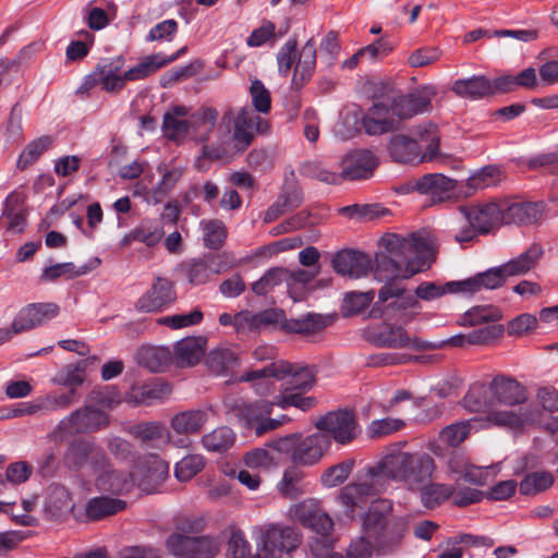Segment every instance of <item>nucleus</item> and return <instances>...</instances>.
<instances>
[{
  "instance_id": "nucleus-45",
  "label": "nucleus",
  "mask_w": 558,
  "mask_h": 558,
  "mask_svg": "<svg viewBox=\"0 0 558 558\" xmlns=\"http://www.w3.org/2000/svg\"><path fill=\"white\" fill-rule=\"evenodd\" d=\"M554 482V475L548 471L530 472L521 480L519 489L524 496H535L551 487Z\"/></svg>"
},
{
  "instance_id": "nucleus-22",
  "label": "nucleus",
  "mask_w": 558,
  "mask_h": 558,
  "mask_svg": "<svg viewBox=\"0 0 558 558\" xmlns=\"http://www.w3.org/2000/svg\"><path fill=\"white\" fill-rule=\"evenodd\" d=\"M332 268L341 276L362 278L373 270L371 257L362 252L344 250L338 252L332 258Z\"/></svg>"
},
{
  "instance_id": "nucleus-16",
  "label": "nucleus",
  "mask_w": 558,
  "mask_h": 558,
  "mask_svg": "<svg viewBox=\"0 0 558 558\" xmlns=\"http://www.w3.org/2000/svg\"><path fill=\"white\" fill-rule=\"evenodd\" d=\"M377 166L378 159L371 150H352L341 160V182L369 179Z\"/></svg>"
},
{
  "instance_id": "nucleus-4",
  "label": "nucleus",
  "mask_w": 558,
  "mask_h": 558,
  "mask_svg": "<svg viewBox=\"0 0 558 558\" xmlns=\"http://www.w3.org/2000/svg\"><path fill=\"white\" fill-rule=\"evenodd\" d=\"M317 369L304 363H290L277 360L262 368L251 369L239 377V381H257L265 378L286 380L284 391H310L316 383Z\"/></svg>"
},
{
  "instance_id": "nucleus-2",
  "label": "nucleus",
  "mask_w": 558,
  "mask_h": 558,
  "mask_svg": "<svg viewBox=\"0 0 558 558\" xmlns=\"http://www.w3.org/2000/svg\"><path fill=\"white\" fill-rule=\"evenodd\" d=\"M415 138L403 134L392 136L389 151L393 160L401 163L433 160L439 149L438 128L433 122H425L412 130Z\"/></svg>"
},
{
  "instance_id": "nucleus-53",
  "label": "nucleus",
  "mask_w": 558,
  "mask_h": 558,
  "mask_svg": "<svg viewBox=\"0 0 558 558\" xmlns=\"http://www.w3.org/2000/svg\"><path fill=\"white\" fill-rule=\"evenodd\" d=\"M453 494V487L446 484L432 483L423 487L421 500L427 509H435Z\"/></svg>"
},
{
  "instance_id": "nucleus-28",
  "label": "nucleus",
  "mask_w": 558,
  "mask_h": 558,
  "mask_svg": "<svg viewBox=\"0 0 558 558\" xmlns=\"http://www.w3.org/2000/svg\"><path fill=\"white\" fill-rule=\"evenodd\" d=\"M430 109V97L424 90L418 89L396 97L391 102V110L399 120L410 119Z\"/></svg>"
},
{
  "instance_id": "nucleus-24",
  "label": "nucleus",
  "mask_w": 558,
  "mask_h": 558,
  "mask_svg": "<svg viewBox=\"0 0 558 558\" xmlns=\"http://www.w3.org/2000/svg\"><path fill=\"white\" fill-rule=\"evenodd\" d=\"M365 474L361 483L347 485L338 496L339 502L345 508V514L349 518L354 517L355 508L359 507L364 496L375 495L381 490L379 483L373 481L368 466L365 468Z\"/></svg>"
},
{
  "instance_id": "nucleus-17",
  "label": "nucleus",
  "mask_w": 558,
  "mask_h": 558,
  "mask_svg": "<svg viewBox=\"0 0 558 558\" xmlns=\"http://www.w3.org/2000/svg\"><path fill=\"white\" fill-rule=\"evenodd\" d=\"M267 120L260 118L252 108H242L234 120L233 140L238 150H245L254 140L255 132L266 133Z\"/></svg>"
},
{
  "instance_id": "nucleus-10",
  "label": "nucleus",
  "mask_w": 558,
  "mask_h": 558,
  "mask_svg": "<svg viewBox=\"0 0 558 558\" xmlns=\"http://www.w3.org/2000/svg\"><path fill=\"white\" fill-rule=\"evenodd\" d=\"M166 548L177 558H214L220 551V542L207 535L189 536L174 532L167 537Z\"/></svg>"
},
{
  "instance_id": "nucleus-56",
  "label": "nucleus",
  "mask_w": 558,
  "mask_h": 558,
  "mask_svg": "<svg viewBox=\"0 0 558 558\" xmlns=\"http://www.w3.org/2000/svg\"><path fill=\"white\" fill-rule=\"evenodd\" d=\"M205 466V459L201 454H190L182 458L174 468V475L181 482H186L198 474Z\"/></svg>"
},
{
  "instance_id": "nucleus-51",
  "label": "nucleus",
  "mask_w": 558,
  "mask_h": 558,
  "mask_svg": "<svg viewBox=\"0 0 558 558\" xmlns=\"http://www.w3.org/2000/svg\"><path fill=\"white\" fill-rule=\"evenodd\" d=\"M460 292L459 281L440 284L434 281H424L415 289V295L423 301H433L447 293Z\"/></svg>"
},
{
  "instance_id": "nucleus-63",
  "label": "nucleus",
  "mask_w": 558,
  "mask_h": 558,
  "mask_svg": "<svg viewBox=\"0 0 558 558\" xmlns=\"http://www.w3.org/2000/svg\"><path fill=\"white\" fill-rule=\"evenodd\" d=\"M353 468L352 461H343L328 468L322 475V483L326 487H335L342 484L350 475Z\"/></svg>"
},
{
  "instance_id": "nucleus-49",
  "label": "nucleus",
  "mask_w": 558,
  "mask_h": 558,
  "mask_svg": "<svg viewBox=\"0 0 558 558\" xmlns=\"http://www.w3.org/2000/svg\"><path fill=\"white\" fill-rule=\"evenodd\" d=\"M162 235L163 229L160 222L144 220L128 238L132 241L144 243L147 246H155L161 240Z\"/></svg>"
},
{
  "instance_id": "nucleus-34",
  "label": "nucleus",
  "mask_w": 558,
  "mask_h": 558,
  "mask_svg": "<svg viewBox=\"0 0 558 558\" xmlns=\"http://www.w3.org/2000/svg\"><path fill=\"white\" fill-rule=\"evenodd\" d=\"M135 478L132 472L106 470L98 475L96 486L100 492L124 495L133 489Z\"/></svg>"
},
{
  "instance_id": "nucleus-29",
  "label": "nucleus",
  "mask_w": 558,
  "mask_h": 558,
  "mask_svg": "<svg viewBox=\"0 0 558 558\" xmlns=\"http://www.w3.org/2000/svg\"><path fill=\"white\" fill-rule=\"evenodd\" d=\"M544 210L543 202L511 203L502 209V222L506 225H533L542 219Z\"/></svg>"
},
{
  "instance_id": "nucleus-35",
  "label": "nucleus",
  "mask_w": 558,
  "mask_h": 558,
  "mask_svg": "<svg viewBox=\"0 0 558 558\" xmlns=\"http://www.w3.org/2000/svg\"><path fill=\"white\" fill-rule=\"evenodd\" d=\"M451 90L461 98L480 100L492 96L490 78L485 75H473L452 83Z\"/></svg>"
},
{
  "instance_id": "nucleus-19",
  "label": "nucleus",
  "mask_w": 558,
  "mask_h": 558,
  "mask_svg": "<svg viewBox=\"0 0 558 558\" xmlns=\"http://www.w3.org/2000/svg\"><path fill=\"white\" fill-rule=\"evenodd\" d=\"M208 420L204 410H187L172 416L170 425L173 432L180 436L178 439H170L175 447L186 448L190 445L189 435L198 434Z\"/></svg>"
},
{
  "instance_id": "nucleus-55",
  "label": "nucleus",
  "mask_w": 558,
  "mask_h": 558,
  "mask_svg": "<svg viewBox=\"0 0 558 558\" xmlns=\"http://www.w3.org/2000/svg\"><path fill=\"white\" fill-rule=\"evenodd\" d=\"M51 143L50 136H41L27 144L19 157L17 168L24 170L34 163L50 147Z\"/></svg>"
},
{
  "instance_id": "nucleus-25",
  "label": "nucleus",
  "mask_w": 558,
  "mask_h": 558,
  "mask_svg": "<svg viewBox=\"0 0 558 558\" xmlns=\"http://www.w3.org/2000/svg\"><path fill=\"white\" fill-rule=\"evenodd\" d=\"M362 125L369 135H380L393 131L399 125L391 110V105L374 102L362 119Z\"/></svg>"
},
{
  "instance_id": "nucleus-1",
  "label": "nucleus",
  "mask_w": 558,
  "mask_h": 558,
  "mask_svg": "<svg viewBox=\"0 0 558 558\" xmlns=\"http://www.w3.org/2000/svg\"><path fill=\"white\" fill-rule=\"evenodd\" d=\"M435 471L434 459L425 452H404L397 447L387 449L376 464L368 466V472L381 489L390 480L404 482L411 488H418L429 481Z\"/></svg>"
},
{
  "instance_id": "nucleus-20",
  "label": "nucleus",
  "mask_w": 558,
  "mask_h": 558,
  "mask_svg": "<svg viewBox=\"0 0 558 558\" xmlns=\"http://www.w3.org/2000/svg\"><path fill=\"white\" fill-rule=\"evenodd\" d=\"M59 313V306L54 303H36L29 304L22 308L12 323L14 333L28 331L36 328Z\"/></svg>"
},
{
  "instance_id": "nucleus-6",
  "label": "nucleus",
  "mask_w": 558,
  "mask_h": 558,
  "mask_svg": "<svg viewBox=\"0 0 558 558\" xmlns=\"http://www.w3.org/2000/svg\"><path fill=\"white\" fill-rule=\"evenodd\" d=\"M232 267L233 258L228 253H207L182 260L177 266V272L189 284L197 287L208 283Z\"/></svg>"
},
{
  "instance_id": "nucleus-57",
  "label": "nucleus",
  "mask_w": 558,
  "mask_h": 558,
  "mask_svg": "<svg viewBox=\"0 0 558 558\" xmlns=\"http://www.w3.org/2000/svg\"><path fill=\"white\" fill-rule=\"evenodd\" d=\"M191 124L187 120L179 119L171 113H165L162 131L168 140L179 142L187 135Z\"/></svg>"
},
{
  "instance_id": "nucleus-30",
  "label": "nucleus",
  "mask_w": 558,
  "mask_h": 558,
  "mask_svg": "<svg viewBox=\"0 0 558 558\" xmlns=\"http://www.w3.org/2000/svg\"><path fill=\"white\" fill-rule=\"evenodd\" d=\"M283 318V311L268 308L258 313L241 311L236 313L238 333L256 332L262 327H268L279 324Z\"/></svg>"
},
{
  "instance_id": "nucleus-32",
  "label": "nucleus",
  "mask_w": 558,
  "mask_h": 558,
  "mask_svg": "<svg viewBox=\"0 0 558 558\" xmlns=\"http://www.w3.org/2000/svg\"><path fill=\"white\" fill-rule=\"evenodd\" d=\"M316 68V45L313 38L308 39L299 52L292 76V87L301 89L312 78Z\"/></svg>"
},
{
  "instance_id": "nucleus-47",
  "label": "nucleus",
  "mask_w": 558,
  "mask_h": 558,
  "mask_svg": "<svg viewBox=\"0 0 558 558\" xmlns=\"http://www.w3.org/2000/svg\"><path fill=\"white\" fill-rule=\"evenodd\" d=\"M300 173L308 179L317 180L326 184H340L341 175L337 171L329 170L323 161L312 160L304 162L300 168Z\"/></svg>"
},
{
  "instance_id": "nucleus-8",
  "label": "nucleus",
  "mask_w": 558,
  "mask_h": 558,
  "mask_svg": "<svg viewBox=\"0 0 558 558\" xmlns=\"http://www.w3.org/2000/svg\"><path fill=\"white\" fill-rule=\"evenodd\" d=\"M89 399L99 408L86 405L72 413V429L77 433H89L107 426L109 418L104 410L112 409L119 403L117 395L108 389L92 391Z\"/></svg>"
},
{
  "instance_id": "nucleus-36",
  "label": "nucleus",
  "mask_w": 558,
  "mask_h": 558,
  "mask_svg": "<svg viewBox=\"0 0 558 558\" xmlns=\"http://www.w3.org/2000/svg\"><path fill=\"white\" fill-rule=\"evenodd\" d=\"M172 387L165 381H154L144 385H135L128 395V402L134 405H150L168 397Z\"/></svg>"
},
{
  "instance_id": "nucleus-43",
  "label": "nucleus",
  "mask_w": 558,
  "mask_h": 558,
  "mask_svg": "<svg viewBox=\"0 0 558 558\" xmlns=\"http://www.w3.org/2000/svg\"><path fill=\"white\" fill-rule=\"evenodd\" d=\"M281 328L289 333L315 335L326 328V318L320 314L308 313L299 318H282Z\"/></svg>"
},
{
  "instance_id": "nucleus-31",
  "label": "nucleus",
  "mask_w": 558,
  "mask_h": 558,
  "mask_svg": "<svg viewBox=\"0 0 558 558\" xmlns=\"http://www.w3.org/2000/svg\"><path fill=\"white\" fill-rule=\"evenodd\" d=\"M463 213L466 222L482 234L488 233L499 219L502 221V209L495 203L463 208Z\"/></svg>"
},
{
  "instance_id": "nucleus-62",
  "label": "nucleus",
  "mask_w": 558,
  "mask_h": 558,
  "mask_svg": "<svg viewBox=\"0 0 558 558\" xmlns=\"http://www.w3.org/2000/svg\"><path fill=\"white\" fill-rule=\"evenodd\" d=\"M254 112L268 113L271 109V96L260 80H254L250 86Z\"/></svg>"
},
{
  "instance_id": "nucleus-15",
  "label": "nucleus",
  "mask_w": 558,
  "mask_h": 558,
  "mask_svg": "<svg viewBox=\"0 0 558 558\" xmlns=\"http://www.w3.org/2000/svg\"><path fill=\"white\" fill-rule=\"evenodd\" d=\"M384 240L390 250L401 254L407 263L409 260H417L416 265H422V271L429 267L425 257L430 253V244L425 236L412 233L409 238H403L389 233L384 236Z\"/></svg>"
},
{
  "instance_id": "nucleus-14",
  "label": "nucleus",
  "mask_w": 558,
  "mask_h": 558,
  "mask_svg": "<svg viewBox=\"0 0 558 558\" xmlns=\"http://www.w3.org/2000/svg\"><path fill=\"white\" fill-rule=\"evenodd\" d=\"M463 407L474 413H490V420L500 426L512 428L523 425L524 420L512 411L492 412V403L486 398V390L481 385H475L469 389L462 399Z\"/></svg>"
},
{
  "instance_id": "nucleus-50",
  "label": "nucleus",
  "mask_w": 558,
  "mask_h": 558,
  "mask_svg": "<svg viewBox=\"0 0 558 558\" xmlns=\"http://www.w3.org/2000/svg\"><path fill=\"white\" fill-rule=\"evenodd\" d=\"M165 66L163 54L155 53L146 57L137 65L124 72L126 81H138L148 77Z\"/></svg>"
},
{
  "instance_id": "nucleus-33",
  "label": "nucleus",
  "mask_w": 558,
  "mask_h": 558,
  "mask_svg": "<svg viewBox=\"0 0 558 558\" xmlns=\"http://www.w3.org/2000/svg\"><path fill=\"white\" fill-rule=\"evenodd\" d=\"M508 276L504 272L502 265L492 267L474 277L459 281L460 292L474 293L482 289H498L506 282Z\"/></svg>"
},
{
  "instance_id": "nucleus-23",
  "label": "nucleus",
  "mask_w": 558,
  "mask_h": 558,
  "mask_svg": "<svg viewBox=\"0 0 558 558\" xmlns=\"http://www.w3.org/2000/svg\"><path fill=\"white\" fill-rule=\"evenodd\" d=\"M369 340L377 347L423 349L424 342L411 338L401 326L383 325L369 332Z\"/></svg>"
},
{
  "instance_id": "nucleus-54",
  "label": "nucleus",
  "mask_w": 558,
  "mask_h": 558,
  "mask_svg": "<svg viewBox=\"0 0 558 558\" xmlns=\"http://www.w3.org/2000/svg\"><path fill=\"white\" fill-rule=\"evenodd\" d=\"M502 317L501 311L494 305H477L470 308L463 316V325H478L497 322Z\"/></svg>"
},
{
  "instance_id": "nucleus-18",
  "label": "nucleus",
  "mask_w": 558,
  "mask_h": 558,
  "mask_svg": "<svg viewBox=\"0 0 558 558\" xmlns=\"http://www.w3.org/2000/svg\"><path fill=\"white\" fill-rule=\"evenodd\" d=\"M457 181L441 173H426L412 182V190L430 195L433 203H442L456 194Z\"/></svg>"
},
{
  "instance_id": "nucleus-60",
  "label": "nucleus",
  "mask_w": 558,
  "mask_h": 558,
  "mask_svg": "<svg viewBox=\"0 0 558 558\" xmlns=\"http://www.w3.org/2000/svg\"><path fill=\"white\" fill-rule=\"evenodd\" d=\"M405 423L399 418L374 420L367 427V435L372 439L383 438L402 429Z\"/></svg>"
},
{
  "instance_id": "nucleus-21",
  "label": "nucleus",
  "mask_w": 558,
  "mask_h": 558,
  "mask_svg": "<svg viewBox=\"0 0 558 558\" xmlns=\"http://www.w3.org/2000/svg\"><path fill=\"white\" fill-rule=\"evenodd\" d=\"M177 299L173 283L166 278H157L150 290L143 294L136 303L140 312H160Z\"/></svg>"
},
{
  "instance_id": "nucleus-7",
  "label": "nucleus",
  "mask_w": 558,
  "mask_h": 558,
  "mask_svg": "<svg viewBox=\"0 0 558 558\" xmlns=\"http://www.w3.org/2000/svg\"><path fill=\"white\" fill-rule=\"evenodd\" d=\"M275 405L276 401L264 399L253 402L238 401L231 412L245 429H252L256 436H262L290 421L287 415L279 418L269 417Z\"/></svg>"
},
{
  "instance_id": "nucleus-9",
  "label": "nucleus",
  "mask_w": 558,
  "mask_h": 558,
  "mask_svg": "<svg viewBox=\"0 0 558 558\" xmlns=\"http://www.w3.org/2000/svg\"><path fill=\"white\" fill-rule=\"evenodd\" d=\"M260 549L266 558H279L283 553L295 550L302 539L296 527L267 523L259 527Z\"/></svg>"
},
{
  "instance_id": "nucleus-61",
  "label": "nucleus",
  "mask_w": 558,
  "mask_h": 558,
  "mask_svg": "<svg viewBox=\"0 0 558 558\" xmlns=\"http://www.w3.org/2000/svg\"><path fill=\"white\" fill-rule=\"evenodd\" d=\"M298 54V40L290 38L279 49L277 53L278 72L282 76H287L292 66L295 65Z\"/></svg>"
},
{
  "instance_id": "nucleus-26",
  "label": "nucleus",
  "mask_w": 558,
  "mask_h": 558,
  "mask_svg": "<svg viewBox=\"0 0 558 558\" xmlns=\"http://www.w3.org/2000/svg\"><path fill=\"white\" fill-rule=\"evenodd\" d=\"M330 439L323 433H315L307 437L300 436L294 464L313 465L317 463L330 447Z\"/></svg>"
},
{
  "instance_id": "nucleus-12",
  "label": "nucleus",
  "mask_w": 558,
  "mask_h": 558,
  "mask_svg": "<svg viewBox=\"0 0 558 558\" xmlns=\"http://www.w3.org/2000/svg\"><path fill=\"white\" fill-rule=\"evenodd\" d=\"M315 427L340 445L352 442L360 434L355 415L349 410L328 412L316 421Z\"/></svg>"
},
{
  "instance_id": "nucleus-40",
  "label": "nucleus",
  "mask_w": 558,
  "mask_h": 558,
  "mask_svg": "<svg viewBox=\"0 0 558 558\" xmlns=\"http://www.w3.org/2000/svg\"><path fill=\"white\" fill-rule=\"evenodd\" d=\"M173 354L167 347L143 345L136 353L137 363L151 373H161L171 364Z\"/></svg>"
},
{
  "instance_id": "nucleus-37",
  "label": "nucleus",
  "mask_w": 558,
  "mask_h": 558,
  "mask_svg": "<svg viewBox=\"0 0 558 558\" xmlns=\"http://www.w3.org/2000/svg\"><path fill=\"white\" fill-rule=\"evenodd\" d=\"M543 255V246L534 242L520 255L502 264L504 272L508 277L523 276L537 266Z\"/></svg>"
},
{
  "instance_id": "nucleus-5",
  "label": "nucleus",
  "mask_w": 558,
  "mask_h": 558,
  "mask_svg": "<svg viewBox=\"0 0 558 558\" xmlns=\"http://www.w3.org/2000/svg\"><path fill=\"white\" fill-rule=\"evenodd\" d=\"M390 510L391 505L388 501H374L363 519L365 536L381 549L397 546L405 531L402 521L387 518Z\"/></svg>"
},
{
  "instance_id": "nucleus-41",
  "label": "nucleus",
  "mask_w": 558,
  "mask_h": 558,
  "mask_svg": "<svg viewBox=\"0 0 558 558\" xmlns=\"http://www.w3.org/2000/svg\"><path fill=\"white\" fill-rule=\"evenodd\" d=\"M205 363L214 374L227 376L240 365V357L235 350L221 347L211 350Z\"/></svg>"
},
{
  "instance_id": "nucleus-38",
  "label": "nucleus",
  "mask_w": 558,
  "mask_h": 558,
  "mask_svg": "<svg viewBox=\"0 0 558 558\" xmlns=\"http://www.w3.org/2000/svg\"><path fill=\"white\" fill-rule=\"evenodd\" d=\"M496 399L506 405H515L526 400L524 387L512 378L496 376L490 385Z\"/></svg>"
},
{
  "instance_id": "nucleus-39",
  "label": "nucleus",
  "mask_w": 558,
  "mask_h": 558,
  "mask_svg": "<svg viewBox=\"0 0 558 558\" xmlns=\"http://www.w3.org/2000/svg\"><path fill=\"white\" fill-rule=\"evenodd\" d=\"M126 508L122 499L106 496L93 497L85 505L84 518L86 521H100L114 515Z\"/></svg>"
},
{
  "instance_id": "nucleus-48",
  "label": "nucleus",
  "mask_w": 558,
  "mask_h": 558,
  "mask_svg": "<svg viewBox=\"0 0 558 558\" xmlns=\"http://www.w3.org/2000/svg\"><path fill=\"white\" fill-rule=\"evenodd\" d=\"M235 435L230 427L221 426L202 438L203 446L208 451L222 452L232 447Z\"/></svg>"
},
{
  "instance_id": "nucleus-44",
  "label": "nucleus",
  "mask_w": 558,
  "mask_h": 558,
  "mask_svg": "<svg viewBox=\"0 0 558 558\" xmlns=\"http://www.w3.org/2000/svg\"><path fill=\"white\" fill-rule=\"evenodd\" d=\"M289 270L283 267L268 269L258 280L252 283V292L257 296H266L281 284L287 286Z\"/></svg>"
},
{
  "instance_id": "nucleus-64",
  "label": "nucleus",
  "mask_w": 558,
  "mask_h": 558,
  "mask_svg": "<svg viewBox=\"0 0 558 558\" xmlns=\"http://www.w3.org/2000/svg\"><path fill=\"white\" fill-rule=\"evenodd\" d=\"M227 558H251V545L241 530L232 531L228 542Z\"/></svg>"
},
{
  "instance_id": "nucleus-13",
  "label": "nucleus",
  "mask_w": 558,
  "mask_h": 558,
  "mask_svg": "<svg viewBox=\"0 0 558 558\" xmlns=\"http://www.w3.org/2000/svg\"><path fill=\"white\" fill-rule=\"evenodd\" d=\"M420 302L414 294L407 293L400 282H387L378 291V301L372 308V316L381 317L390 312L404 313L410 308H418Z\"/></svg>"
},
{
  "instance_id": "nucleus-46",
  "label": "nucleus",
  "mask_w": 558,
  "mask_h": 558,
  "mask_svg": "<svg viewBox=\"0 0 558 558\" xmlns=\"http://www.w3.org/2000/svg\"><path fill=\"white\" fill-rule=\"evenodd\" d=\"M138 464L143 468L142 482L159 484L168 476L169 464L157 454L144 457Z\"/></svg>"
},
{
  "instance_id": "nucleus-58",
  "label": "nucleus",
  "mask_w": 558,
  "mask_h": 558,
  "mask_svg": "<svg viewBox=\"0 0 558 558\" xmlns=\"http://www.w3.org/2000/svg\"><path fill=\"white\" fill-rule=\"evenodd\" d=\"M302 477L303 473L296 466L287 469L279 484V490L281 492V494L290 499H295L300 495H302Z\"/></svg>"
},
{
  "instance_id": "nucleus-42",
  "label": "nucleus",
  "mask_w": 558,
  "mask_h": 558,
  "mask_svg": "<svg viewBox=\"0 0 558 558\" xmlns=\"http://www.w3.org/2000/svg\"><path fill=\"white\" fill-rule=\"evenodd\" d=\"M206 340L202 337H189L177 342L174 357L179 366H193L197 364L205 354Z\"/></svg>"
},
{
  "instance_id": "nucleus-52",
  "label": "nucleus",
  "mask_w": 558,
  "mask_h": 558,
  "mask_svg": "<svg viewBox=\"0 0 558 558\" xmlns=\"http://www.w3.org/2000/svg\"><path fill=\"white\" fill-rule=\"evenodd\" d=\"M204 245L211 250L220 248L227 239V228L221 220L211 219L201 222Z\"/></svg>"
},
{
  "instance_id": "nucleus-59",
  "label": "nucleus",
  "mask_w": 558,
  "mask_h": 558,
  "mask_svg": "<svg viewBox=\"0 0 558 558\" xmlns=\"http://www.w3.org/2000/svg\"><path fill=\"white\" fill-rule=\"evenodd\" d=\"M304 393L301 391H284L283 395L276 398V405L281 409L294 407L304 412L308 411L316 405L317 400L314 397H305Z\"/></svg>"
},
{
  "instance_id": "nucleus-27",
  "label": "nucleus",
  "mask_w": 558,
  "mask_h": 558,
  "mask_svg": "<svg viewBox=\"0 0 558 558\" xmlns=\"http://www.w3.org/2000/svg\"><path fill=\"white\" fill-rule=\"evenodd\" d=\"M26 195L19 191L11 192L3 204L2 218L7 220L5 230L12 234L22 233L26 227Z\"/></svg>"
},
{
  "instance_id": "nucleus-3",
  "label": "nucleus",
  "mask_w": 558,
  "mask_h": 558,
  "mask_svg": "<svg viewBox=\"0 0 558 558\" xmlns=\"http://www.w3.org/2000/svg\"><path fill=\"white\" fill-rule=\"evenodd\" d=\"M291 514L294 520L313 532L307 544L314 557L320 558L333 548V520L315 500H304L295 505L291 508Z\"/></svg>"
},
{
  "instance_id": "nucleus-11",
  "label": "nucleus",
  "mask_w": 558,
  "mask_h": 558,
  "mask_svg": "<svg viewBox=\"0 0 558 558\" xmlns=\"http://www.w3.org/2000/svg\"><path fill=\"white\" fill-rule=\"evenodd\" d=\"M380 244L385 251L376 254L375 277L377 280L386 281V283L399 282L398 279H409L422 271V265H416L417 260L407 263L401 254L391 251L384 236Z\"/></svg>"
}]
</instances>
